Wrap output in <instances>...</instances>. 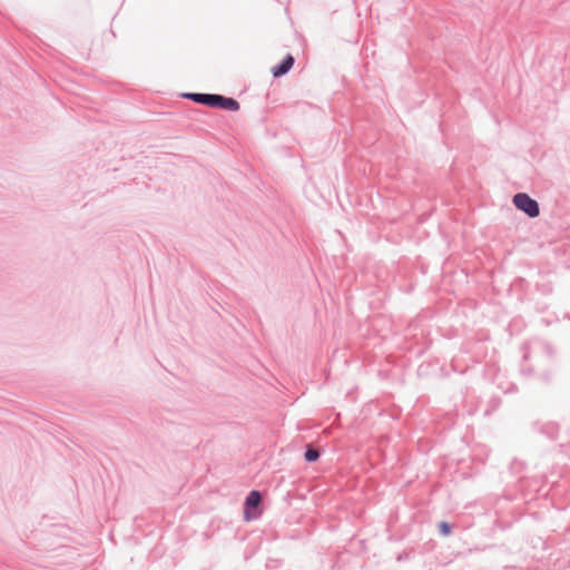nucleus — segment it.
<instances>
[{
    "label": "nucleus",
    "mask_w": 570,
    "mask_h": 570,
    "mask_svg": "<svg viewBox=\"0 0 570 570\" xmlns=\"http://www.w3.org/2000/svg\"><path fill=\"white\" fill-rule=\"evenodd\" d=\"M514 206L524 212L530 217H537L540 214L537 200L532 199L528 194L519 193L513 197Z\"/></svg>",
    "instance_id": "obj_1"
},
{
    "label": "nucleus",
    "mask_w": 570,
    "mask_h": 570,
    "mask_svg": "<svg viewBox=\"0 0 570 570\" xmlns=\"http://www.w3.org/2000/svg\"><path fill=\"white\" fill-rule=\"evenodd\" d=\"M261 502V493L256 490L250 491L245 501L244 519L246 521H252L261 517L262 510L258 509Z\"/></svg>",
    "instance_id": "obj_2"
},
{
    "label": "nucleus",
    "mask_w": 570,
    "mask_h": 570,
    "mask_svg": "<svg viewBox=\"0 0 570 570\" xmlns=\"http://www.w3.org/2000/svg\"><path fill=\"white\" fill-rule=\"evenodd\" d=\"M293 65H294V57L291 55H287L279 66H276L272 69V73L276 78L284 76L285 73H287L291 70Z\"/></svg>",
    "instance_id": "obj_3"
},
{
    "label": "nucleus",
    "mask_w": 570,
    "mask_h": 570,
    "mask_svg": "<svg viewBox=\"0 0 570 570\" xmlns=\"http://www.w3.org/2000/svg\"><path fill=\"white\" fill-rule=\"evenodd\" d=\"M214 107H220L226 110H238L239 104L233 98H226L219 95H216L215 105Z\"/></svg>",
    "instance_id": "obj_4"
},
{
    "label": "nucleus",
    "mask_w": 570,
    "mask_h": 570,
    "mask_svg": "<svg viewBox=\"0 0 570 570\" xmlns=\"http://www.w3.org/2000/svg\"><path fill=\"white\" fill-rule=\"evenodd\" d=\"M187 98H190L195 102L207 105L214 107L216 95H208V94H188L186 95Z\"/></svg>",
    "instance_id": "obj_5"
},
{
    "label": "nucleus",
    "mask_w": 570,
    "mask_h": 570,
    "mask_svg": "<svg viewBox=\"0 0 570 570\" xmlns=\"http://www.w3.org/2000/svg\"><path fill=\"white\" fill-rule=\"evenodd\" d=\"M320 458V453L317 450L308 448L305 452V459L309 462L316 461Z\"/></svg>",
    "instance_id": "obj_6"
},
{
    "label": "nucleus",
    "mask_w": 570,
    "mask_h": 570,
    "mask_svg": "<svg viewBox=\"0 0 570 570\" xmlns=\"http://www.w3.org/2000/svg\"><path fill=\"white\" fill-rule=\"evenodd\" d=\"M440 532L443 534V535H449L451 533V527L449 523L446 522H441L440 525Z\"/></svg>",
    "instance_id": "obj_7"
}]
</instances>
